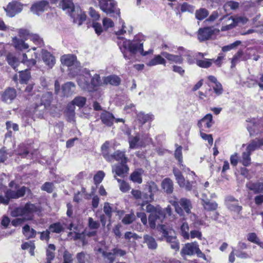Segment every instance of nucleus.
I'll return each mask as SVG.
<instances>
[{
  "mask_svg": "<svg viewBox=\"0 0 263 263\" xmlns=\"http://www.w3.org/2000/svg\"><path fill=\"white\" fill-rule=\"evenodd\" d=\"M150 213L148 217V222L151 229H155L157 226L160 227L159 231L162 234V237L165 241L170 245L171 249L178 251L179 249V242L174 233L171 230L168 229L166 226L161 225L164 217L163 212L160 207H156L151 204L146 205L145 210Z\"/></svg>",
  "mask_w": 263,
  "mask_h": 263,
  "instance_id": "1",
  "label": "nucleus"
},
{
  "mask_svg": "<svg viewBox=\"0 0 263 263\" xmlns=\"http://www.w3.org/2000/svg\"><path fill=\"white\" fill-rule=\"evenodd\" d=\"M125 27V25L122 24V28L115 32L117 39L119 40V41L117 42L118 45L125 59L129 60L132 55H135L137 53H140L143 56L153 53V49H151L146 51L144 50V42L142 40L135 37L133 40L130 41L121 37L122 34L126 33Z\"/></svg>",
  "mask_w": 263,
  "mask_h": 263,
  "instance_id": "2",
  "label": "nucleus"
},
{
  "mask_svg": "<svg viewBox=\"0 0 263 263\" xmlns=\"http://www.w3.org/2000/svg\"><path fill=\"white\" fill-rule=\"evenodd\" d=\"M83 72V74L79 75L77 78L78 85L82 90L92 92L102 85V81L99 74L92 75L90 71L86 69H84Z\"/></svg>",
  "mask_w": 263,
  "mask_h": 263,
  "instance_id": "3",
  "label": "nucleus"
},
{
  "mask_svg": "<svg viewBox=\"0 0 263 263\" xmlns=\"http://www.w3.org/2000/svg\"><path fill=\"white\" fill-rule=\"evenodd\" d=\"M62 9L70 14L74 23H78L79 25L86 20L85 13L79 6H74L72 0H62Z\"/></svg>",
  "mask_w": 263,
  "mask_h": 263,
  "instance_id": "4",
  "label": "nucleus"
},
{
  "mask_svg": "<svg viewBox=\"0 0 263 263\" xmlns=\"http://www.w3.org/2000/svg\"><path fill=\"white\" fill-rule=\"evenodd\" d=\"M39 211V206L30 202L26 203L24 206H20L14 209L11 212L13 217H23L24 219L32 220L34 214Z\"/></svg>",
  "mask_w": 263,
  "mask_h": 263,
  "instance_id": "5",
  "label": "nucleus"
},
{
  "mask_svg": "<svg viewBox=\"0 0 263 263\" xmlns=\"http://www.w3.org/2000/svg\"><path fill=\"white\" fill-rule=\"evenodd\" d=\"M151 141L148 134L143 132L137 133L133 136H129L128 138L129 148L137 149L145 147Z\"/></svg>",
  "mask_w": 263,
  "mask_h": 263,
  "instance_id": "6",
  "label": "nucleus"
},
{
  "mask_svg": "<svg viewBox=\"0 0 263 263\" xmlns=\"http://www.w3.org/2000/svg\"><path fill=\"white\" fill-rule=\"evenodd\" d=\"M62 63L68 66L69 74L71 77L78 75L81 70V65L75 55L72 54L64 55L61 58Z\"/></svg>",
  "mask_w": 263,
  "mask_h": 263,
  "instance_id": "7",
  "label": "nucleus"
},
{
  "mask_svg": "<svg viewBox=\"0 0 263 263\" xmlns=\"http://www.w3.org/2000/svg\"><path fill=\"white\" fill-rule=\"evenodd\" d=\"M172 205L174 207L175 211L181 216H184V212L189 214L191 213L192 204L191 201L186 198H181L179 201L172 200L170 201ZM184 219V217H183Z\"/></svg>",
  "mask_w": 263,
  "mask_h": 263,
  "instance_id": "8",
  "label": "nucleus"
},
{
  "mask_svg": "<svg viewBox=\"0 0 263 263\" xmlns=\"http://www.w3.org/2000/svg\"><path fill=\"white\" fill-rule=\"evenodd\" d=\"M173 172L177 181V183L180 187L184 188L185 190L188 191L192 190L194 184L196 183L195 178L197 177L194 172H190L189 174V175L192 176L193 180L191 181H186L182 175L181 172L178 169L174 168Z\"/></svg>",
  "mask_w": 263,
  "mask_h": 263,
  "instance_id": "9",
  "label": "nucleus"
},
{
  "mask_svg": "<svg viewBox=\"0 0 263 263\" xmlns=\"http://www.w3.org/2000/svg\"><path fill=\"white\" fill-rule=\"evenodd\" d=\"M109 143L106 142L102 147V153L103 157L108 161L116 160L120 163H126L127 158L125 156L124 153L121 151H117L112 154H109Z\"/></svg>",
  "mask_w": 263,
  "mask_h": 263,
  "instance_id": "10",
  "label": "nucleus"
},
{
  "mask_svg": "<svg viewBox=\"0 0 263 263\" xmlns=\"http://www.w3.org/2000/svg\"><path fill=\"white\" fill-rule=\"evenodd\" d=\"M9 186L11 189L7 190L6 196L8 198H11V199H18L23 197L28 190V189L24 186L20 187V185L14 181L9 183Z\"/></svg>",
  "mask_w": 263,
  "mask_h": 263,
  "instance_id": "11",
  "label": "nucleus"
},
{
  "mask_svg": "<svg viewBox=\"0 0 263 263\" xmlns=\"http://www.w3.org/2000/svg\"><path fill=\"white\" fill-rule=\"evenodd\" d=\"M221 20H224L228 23L221 27L222 31H226V30L233 28L236 25V24H245L248 21V18L244 16H238L235 18H232L231 16H225L221 18Z\"/></svg>",
  "mask_w": 263,
  "mask_h": 263,
  "instance_id": "12",
  "label": "nucleus"
},
{
  "mask_svg": "<svg viewBox=\"0 0 263 263\" xmlns=\"http://www.w3.org/2000/svg\"><path fill=\"white\" fill-rule=\"evenodd\" d=\"M99 7L107 14L120 13L119 9L117 8V2L114 0H100Z\"/></svg>",
  "mask_w": 263,
  "mask_h": 263,
  "instance_id": "13",
  "label": "nucleus"
},
{
  "mask_svg": "<svg viewBox=\"0 0 263 263\" xmlns=\"http://www.w3.org/2000/svg\"><path fill=\"white\" fill-rule=\"evenodd\" d=\"M4 9L7 15L12 17L22 11L23 5L17 1H12L9 3L6 7H4Z\"/></svg>",
  "mask_w": 263,
  "mask_h": 263,
  "instance_id": "14",
  "label": "nucleus"
},
{
  "mask_svg": "<svg viewBox=\"0 0 263 263\" xmlns=\"http://www.w3.org/2000/svg\"><path fill=\"white\" fill-rule=\"evenodd\" d=\"M226 205L231 211L239 214L242 209V206L239 204L237 199L232 196H228L225 199Z\"/></svg>",
  "mask_w": 263,
  "mask_h": 263,
  "instance_id": "15",
  "label": "nucleus"
},
{
  "mask_svg": "<svg viewBox=\"0 0 263 263\" xmlns=\"http://www.w3.org/2000/svg\"><path fill=\"white\" fill-rule=\"evenodd\" d=\"M199 255L201 253V250L199 248L197 242L187 243L182 249L181 253L182 255H192L195 253Z\"/></svg>",
  "mask_w": 263,
  "mask_h": 263,
  "instance_id": "16",
  "label": "nucleus"
},
{
  "mask_svg": "<svg viewBox=\"0 0 263 263\" xmlns=\"http://www.w3.org/2000/svg\"><path fill=\"white\" fill-rule=\"evenodd\" d=\"M128 171V167L126 163H119L112 167V172L115 173L114 178L117 180V176L124 177Z\"/></svg>",
  "mask_w": 263,
  "mask_h": 263,
  "instance_id": "17",
  "label": "nucleus"
},
{
  "mask_svg": "<svg viewBox=\"0 0 263 263\" xmlns=\"http://www.w3.org/2000/svg\"><path fill=\"white\" fill-rule=\"evenodd\" d=\"M43 61L48 68H52L55 64V57L47 50H42Z\"/></svg>",
  "mask_w": 263,
  "mask_h": 263,
  "instance_id": "18",
  "label": "nucleus"
},
{
  "mask_svg": "<svg viewBox=\"0 0 263 263\" xmlns=\"http://www.w3.org/2000/svg\"><path fill=\"white\" fill-rule=\"evenodd\" d=\"M48 6V2L46 1H43L32 5L30 9L32 12L39 15L40 13L44 12Z\"/></svg>",
  "mask_w": 263,
  "mask_h": 263,
  "instance_id": "19",
  "label": "nucleus"
},
{
  "mask_svg": "<svg viewBox=\"0 0 263 263\" xmlns=\"http://www.w3.org/2000/svg\"><path fill=\"white\" fill-rule=\"evenodd\" d=\"M213 123L212 115L211 114H208L201 120L199 121L198 125L201 129L204 130L206 128L209 129L210 127H212Z\"/></svg>",
  "mask_w": 263,
  "mask_h": 263,
  "instance_id": "20",
  "label": "nucleus"
},
{
  "mask_svg": "<svg viewBox=\"0 0 263 263\" xmlns=\"http://www.w3.org/2000/svg\"><path fill=\"white\" fill-rule=\"evenodd\" d=\"M161 55L170 63L181 64L183 61V59L181 55L173 54L167 52L162 51Z\"/></svg>",
  "mask_w": 263,
  "mask_h": 263,
  "instance_id": "21",
  "label": "nucleus"
},
{
  "mask_svg": "<svg viewBox=\"0 0 263 263\" xmlns=\"http://www.w3.org/2000/svg\"><path fill=\"white\" fill-rule=\"evenodd\" d=\"M100 118L103 123L108 127H111L115 121V117L112 114L107 111H103L101 114Z\"/></svg>",
  "mask_w": 263,
  "mask_h": 263,
  "instance_id": "22",
  "label": "nucleus"
},
{
  "mask_svg": "<svg viewBox=\"0 0 263 263\" xmlns=\"http://www.w3.org/2000/svg\"><path fill=\"white\" fill-rule=\"evenodd\" d=\"M213 33L211 27H206L200 28L198 30V39L200 41H204L209 40Z\"/></svg>",
  "mask_w": 263,
  "mask_h": 263,
  "instance_id": "23",
  "label": "nucleus"
},
{
  "mask_svg": "<svg viewBox=\"0 0 263 263\" xmlns=\"http://www.w3.org/2000/svg\"><path fill=\"white\" fill-rule=\"evenodd\" d=\"M246 186L254 194L263 193V182H249L247 183Z\"/></svg>",
  "mask_w": 263,
  "mask_h": 263,
  "instance_id": "24",
  "label": "nucleus"
},
{
  "mask_svg": "<svg viewBox=\"0 0 263 263\" xmlns=\"http://www.w3.org/2000/svg\"><path fill=\"white\" fill-rule=\"evenodd\" d=\"M16 91L15 89L9 88L7 89L2 95L3 101L10 103L16 98Z\"/></svg>",
  "mask_w": 263,
  "mask_h": 263,
  "instance_id": "25",
  "label": "nucleus"
},
{
  "mask_svg": "<svg viewBox=\"0 0 263 263\" xmlns=\"http://www.w3.org/2000/svg\"><path fill=\"white\" fill-rule=\"evenodd\" d=\"M48 107L44 104L35 103L31 111L35 117L41 118L43 117L45 110Z\"/></svg>",
  "mask_w": 263,
  "mask_h": 263,
  "instance_id": "26",
  "label": "nucleus"
},
{
  "mask_svg": "<svg viewBox=\"0 0 263 263\" xmlns=\"http://www.w3.org/2000/svg\"><path fill=\"white\" fill-rule=\"evenodd\" d=\"M143 243H145L150 250H156L158 248V243L156 239L149 235L143 236Z\"/></svg>",
  "mask_w": 263,
  "mask_h": 263,
  "instance_id": "27",
  "label": "nucleus"
},
{
  "mask_svg": "<svg viewBox=\"0 0 263 263\" xmlns=\"http://www.w3.org/2000/svg\"><path fill=\"white\" fill-rule=\"evenodd\" d=\"M120 83L121 79L117 75H110L103 78V83L105 85L110 84L112 86H118Z\"/></svg>",
  "mask_w": 263,
  "mask_h": 263,
  "instance_id": "28",
  "label": "nucleus"
},
{
  "mask_svg": "<svg viewBox=\"0 0 263 263\" xmlns=\"http://www.w3.org/2000/svg\"><path fill=\"white\" fill-rule=\"evenodd\" d=\"M161 188L167 194L172 193L174 190V184L172 180L167 178L164 179L161 182Z\"/></svg>",
  "mask_w": 263,
  "mask_h": 263,
  "instance_id": "29",
  "label": "nucleus"
},
{
  "mask_svg": "<svg viewBox=\"0 0 263 263\" xmlns=\"http://www.w3.org/2000/svg\"><path fill=\"white\" fill-rule=\"evenodd\" d=\"M262 145L263 138L260 139H255L250 141L246 150L251 153L254 151L259 148Z\"/></svg>",
  "mask_w": 263,
  "mask_h": 263,
  "instance_id": "30",
  "label": "nucleus"
},
{
  "mask_svg": "<svg viewBox=\"0 0 263 263\" xmlns=\"http://www.w3.org/2000/svg\"><path fill=\"white\" fill-rule=\"evenodd\" d=\"M160 64L164 66L166 64V60L161 54L156 55L154 58L146 63V65L150 67Z\"/></svg>",
  "mask_w": 263,
  "mask_h": 263,
  "instance_id": "31",
  "label": "nucleus"
},
{
  "mask_svg": "<svg viewBox=\"0 0 263 263\" xmlns=\"http://www.w3.org/2000/svg\"><path fill=\"white\" fill-rule=\"evenodd\" d=\"M202 200V204L204 209L209 211H215L218 206L217 203L215 201H210L209 199L203 198Z\"/></svg>",
  "mask_w": 263,
  "mask_h": 263,
  "instance_id": "32",
  "label": "nucleus"
},
{
  "mask_svg": "<svg viewBox=\"0 0 263 263\" xmlns=\"http://www.w3.org/2000/svg\"><path fill=\"white\" fill-rule=\"evenodd\" d=\"M136 118L143 125L147 122L152 121L154 119V116L151 114H145L140 111L137 113Z\"/></svg>",
  "mask_w": 263,
  "mask_h": 263,
  "instance_id": "33",
  "label": "nucleus"
},
{
  "mask_svg": "<svg viewBox=\"0 0 263 263\" xmlns=\"http://www.w3.org/2000/svg\"><path fill=\"white\" fill-rule=\"evenodd\" d=\"M145 192L142 193L141 199L143 201V202L141 205V208L145 210L146 204H148L147 202H152L154 200V196L148 192V191L145 190Z\"/></svg>",
  "mask_w": 263,
  "mask_h": 263,
  "instance_id": "34",
  "label": "nucleus"
},
{
  "mask_svg": "<svg viewBox=\"0 0 263 263\" xmlns=\"http://www.w3.org/2000/svg\"><path fill=\"white\" fill-rule=\"evenodd\" d=\"M74 84L72 82H71V81L65 84L62 86V92L63 95L66 97H68L74 91Z\"/></svg>",
  "mask_w": 263,
  "mask_h": 263,
  "instance_id": "35",
  "label": "nucleus"
},
{
  "mask_svg": "<svg viewBox=\"0 0 263 263\" xmlns=\"http://www.w3.org/2000/svg\"><path fill=\"white\" fill-rule=\"evenodd\" d=\"M76 258L78 263H91L92 262L90 255L84 252L77 253Z\"/></svg>",
  "mask_w": 263,
  "mask_h": 263,
  "instance_id": "36",
  "label": "nucleus"
},
{
  "mask_svg": "<svg viewBox=\"0 0 263 263\" xmlns=\"http://www.w3.org/2000/svg\"><path fill=\"white\" fill-rule=\"evenodd\" d=\"M13 43L15 48L21 51L27 49L29 48L28 45L25 43L23 40L17 37L13 39Z\"/></svg>",
  "mask_w": 263,
  "mask_h": 263,
  "instance_id": "37",
  "label": "nucleus"
},
{
  "mask_svg": "<svg viewBox=\"0 0 263 263\" xmlns=\"http://www.w3.org/2000/svg\"><path fill=\"white\" fill-rule=\"evenodd\" d=\"M52 99L53 97L52 92L47 91L42 95L40 103L44 104V105L48 108L50 105Z\"/></svg>",
  "mask_w": 263,
  "mask_h": 263,
  "instance_id": "38",
  "label": "nucleus"
},
{
  "mask_svg": "<svg viewBox=\"0 0 263 263\" xmlns=\"http://www.w3.org/2000/svg\"><path fill=\"white\" fill-rule=\"evenodd\" d=\"M36 233V231L33 229H30L28 224L23 227V234L28 239L34 238Z\"/></svg>",
  "mask_w": 263,
  "mask_h": 263,
  "instance_id": "39",
  "label": "nucleus"
},
{
  "mask_svg": "<svg viewBox=\"0 0 263 263\" xmlns=\"http://www.w3.org/2000/svg\"><path fill=\"white\" fill-rule=\"evenodd\" d=\"M55 250V247L53 244H49L48 248L46 250V259L47 263H51V261L55 257L54 251Z\"/></svg>",
  "mask_w": 263,
  "mask_h": 263,
  "instance_id": "40",
  "label": "nucleus"
},
{
  "mask_svg": "<svg viewBox=\"0 0 263 263\" xmlns=\"http://www.w3.org/2000/svg\"><path fill=\"white\" fill-rule=\"evenodd\" d=\"M75 106L71 103H69L67 105L66 108V116L68 118V121H73L75 116Z\"/></svg>",
  "mask_w": 263,
  "mask_h": 263,
  "instance_id": "41",
  "label": "nucleus"
},
{
  "mask_svg": "<svg viewBox=\"0 0 263 263\" xmlns=\"http://www.w3.org/2000/svg\"><path fill=\"white\" fill-rule=\"evenodd\" d=\"M247 128L251 136L262 132V130L258 129V124H256L255 119H253V122H251L250 124L248 125Z\"/></svg>",
  "mask_w": 263,
  "mask_h": 263,
  "instance_id": "42",
  "label": "nucleus"
},
{
  "mask_svg": "<svg viewBox=\"0 0 263 263\" xmlns=\"http://www.w3.org/2000/svg\"><path fill=\"white\" fill-rule=\"evenodd\" d=\"M7 60L8 63L16 70H18L17 67L20 64L18 60L12 54L9 53L7 56Z\"/></svg>",
  "mask_w": 263,
  "mask_h": 263,
  "instance_id": "43",
  "label": "nucleus"
},
{
  "mask_svg": "<svg viewBox=\"0 0 263 263\" xmlns=\"http://www.w3.org/2000/svg\"><path fill=\"white\" fill-rule=\"evenodd\" d=\"M48 230L50 233H60L64 230V228L60 222H56L51 224Z\"/></svg>",
  "mask_w": 263,
  "mask_h": 263,
  "instance_id": "44",
  "label": "nucleus"
},
{
  "mask_svg": "<svg viewBox=\"0 0 263 263\" xmlns=\"http://www.w3.org/2000/svg\"><path fill=\"white\" fill-rule=\"evenodd\" d=\"M214 59H204L203 60H196V64L202 68H208L210 67Z\"/></svg>",
  "mask_w": 263,
  "mask_h": 263,
  "instance_id": "45",
  "label": "nucleus"
},
{
  "mask_svg": "<svg viewBox=\"0 0 263 263\" xmlns=\"http://www.w3.org/2000/svg\"><path fill=\"white\" fill-rule=\"evenodd\" d=\"M175 157L178 160V163L180 166V168L183 170L185 166L182 164V146L177 147L174 153Z\"/></svg>",
  "mask_w": 263,
  "mask_h": 263,
  "instance_id": "46",
  "label": "nucleus"
},
{
  "mask_svg": "<svg viewBox=\"0 0 263 263\" xmlns=\"http://www.w3.org/2000/svg\"><path fill=\"white\" fill-rule=\"evenodd\" d=\"M251 153L246 150V152H244L242 154V159L241 162L242 164L246 166L250 165L251 163V158L250 155Z\"/></svg>",
  "mask_w": 263,
  "mask_h": 263,
  "instance_id": "47",
  "label": "nucleus"
},
{
  "mask_svg": "<svg viewBox=\"0 0 263 263\" xmlns=\"http://www.w3.org/2000/svg\"><path fill=\"white\" fill-rule=\"evenodd\" d=\"M86 102V99L85 97L78 96L76 97L70 103L75 106L76 105L81 108L83 107Z\"/></svg>",
  "mask_w": 263,
  "mask_h": 263,
  "instance_id": "48",
  "label": "nucleus"
},
{
  "mask_svg": "<svg viewBox=\"0 0 263 263\" xmlns=\"http://www.w3.org/2000/svg\"><path fill=\"white\" fill-rule=\"evenodd\" d=\"M20 82L22 84H26L30 78V72L27 69L19 71Z\"/></svg>",
  "mask_w": 263,
  "mask_h": 263,
  "instance_id": "49",
  "label": "nucleus"
},
{
  "mask_svg": "<svg viewBox=\"0 0 263 263\" xmlns=\"http://www.w3.org/2000/svg\"><path fill=\"white\" fill-rule=\"evenodd\" d=\"M189 227L188 224L184 222H183L181 227H180V233L184 239H189L190 238V234H189Z\"/></svg>",
  "mask_w": 263,
  "mask_h": 263,
  "instance_id": "50",
  "label": "nucleus"
},
{
  "mask_svg": "<svg viewBox=\"0 0 263 263\" xmlns=\"http://www.w3.org/2000/svg\"><path fill=\"white\" fill-rule=\"evenodd\" d=\"M209 14V12L205 8H200L197 10L195 13L196 17L199 20L204 19Z\"/></svg>",
  "mask_w": 263,
  "mask_h": 263,
  "instance_id": "51",
  "label": "nucleus"
},
{
  "mask_svg": "<svg viewBox=\"0 0 263 263\" xmlns=\"http://www.w3.org/2000/svg\"><path fill=\"white\" fill-rule=\"evenodd\" d=\"M145 190L154 196V195L158 191V187L154 182H151L146 185Z\"/></svg>",
  "mask_w": 263,
  "mask_h": 263,
  "instance_id": "52",
  "label": "nucleus"
},
{
  "mask_svg": "<svg viewBox=\"0 0 263 263\" xmlns=\"http://www.w3.org/2000/svg\"><path fill=\"white\" fill-rule=\"evenodd\" d=\"M29 40L32 41L34 44L39 47H42L44 45L42 39L37 34H31Z\"/></svg>",
  "mask_w": 263,
  "mask_h": 263,
  "instance_id": "53",
  "label": "nucleus"
},
{
  "mask_svg": "<svg viewBox=\"0 0 263 263\" xmlns=\"http://www.w3.org/2000/svg\"><path fill=\"white\" fill-rule=\"evenodd\" d=\"M141 172H138V171H136L134 173L131 174L130 176V180L134 182L140 184L142 182V179L141 177Z\"/></svg>",
  "mask_w": 263,
  "mask_h": 263,
  "instance_id": "54",
  "label": "nucleus"
},
{
  "mask_svg": "<svg viewBox=\"0 0 263 263\" xmlns=\"http://www.w3.org/2000/svg\"><path fill=\"white\" fill-rule=\"evenodd\" d=\"M102 254L105 260L108 263H113L116 259V255L114 253V251H112L110 252L103 251Z\"/></svg>",
  "mask_w": 263,
  "mask_h": 263,
  "instance_id": "55",
  "label": "nucleus"
},
{
  "mask_svg": "<svg viewBox=\"0 0 263 263\" xmlns=\"http://www.w3.org/2000/svg\"><path fill=\"white\" fill-rule=\"evenodd\" d=\"M88 226L89 229L96 230L100 228V223L99 221H95L92 218L89 217L88 219Z\"/></svg>",
  "mask_w": 263,
  "mask_h": 263,
  "instance_id": "56",
  "label": "nucleus"
},
{
  "mask_svg": "<svg viewBox=\"0 0 263 263\" xmlns=\"http://www.w3.org/2000/svg\"><path fill=\"white\" fill-rule=\"evenodd\" d=\"M247 239L251 242L256 245H261L259 238L255 233H250L247 235Z\"/></svg>",
  "mask_w": 263,
  "mask_h": 263,
  "instance_id": "57",
  "label": "nucleus"
},
{
  "mask_svg": "<svg viewBox=\"0 0 263 263\" xmlns=\"http://www.w3.org/2000/svg\"><path fill=\"white\" fill-rule=\"evenodd\" d=\"M245 85L249 88L253 87L256 85L258 83L257 80L255 79L254 76H251L248 77L247 81L244 83Z\"/></svg>",
  "mask_w": 263,
  "mask_h": 263,
  "instance_id": "58",
  "label": "nucleus"
},
{
  "mask_svg": "<svg viewBox=\"0 0 263 263\" xmlns=\"http://www.w3.org/2000/svg\"><path fill=\"white\" fill-rule=\"evenodd\" d=\"M105 177V173L103 171H99L94 176L93 180L96 184H100Z\"/></svg>",
  "mask_w": 263,
  "mask_h": 263,
  "instance_id": "59",
  "label": "nucleus"
},
{
  "mask_svg": "<svg viewBox=\"0 0 263 263\" xmlns=\"http://www.w3.org/2000/svg\"><path fill=\"white\" fill-rule=\"evenodd\" d=\"M103 211L109 218L111 217L113 212H115V210L112 208L111 204L108 202H105L104 203Z\"/></svg>",
  "mask_w": 263,
  "mask_h": 263,
  "instance_id": "60",
  "label": "nucleus"
},
{
  "mask_svg": "<svg viewBox=\"0 0 263 263\" xmlns=\"http://www.w3.org/2000/svg\"><path fill=\"white\" fill-rule=\"evenodd\" d=\"M116 180L119 183V189L121 192L125 193L129 191L130 187L127 183L120 179H116Z\"/></svg>",
  "mask_w": 263,
  "mask_h": 263,
  "instance_id": "61",
  "label": "nucleus"
},
{
  "mask_svg": "<svg viewBox=\"0 0 263 263\" xmlns=\"http://www.w3.org/2000/svg\"><path fill=\"white\" fill-rule=\"evenodd\" d=\"M241 44V42L239 41H237L235 42H234L232 44H231L230 45L224 46L222 48V51L223 52H228L229 51L232 49H234L236 48L237 47H238L240 44Z\"/></svg>",
  "mask_w": 263,
  "mask_h": 263,
  "instance_id": "62",
  "label": "nucleus"
},
{
  "mask_svg": "<svg viewBox=\"0 0 263 263\" xmlns=\"http://www.w3.org/2000/svg\"><path fill=\"white\" fill-rule=\"evenodd\" d=\"M22 62L27 65L28 67H31L35 64L36 61L33 59L29 60L28 59L27 55L25 53H24L23 54V60H22Z\"/></svg>",
  "mask_w": 263,
  "mask_h": 263,
  "instance_id": "63",
  "label": "nucleus"
},
{
  "mask_svg": "<svg viewBox=\"0 0 263 263\" xmlns=\"http://www.w3.org/2000/svg\"><path fill=\"white\" fill-rule=\"evenodd\" d=\"M213 89L214 90V92L217 96H220L223 93V88L221 84L218 82L216 83L213 87Z\"/></svg>",
  "mask_w": 263,
  "mask_h": 263,
  "instance_id": "64",
  "label": "nucleus"
}]
</instances>
